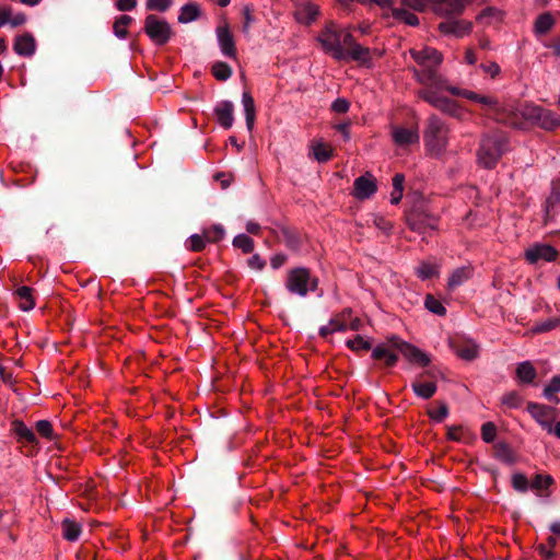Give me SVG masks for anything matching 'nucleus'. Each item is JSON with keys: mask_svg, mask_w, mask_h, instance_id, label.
<instances>
[{"mask_svg": "<svg viewBox=\"0 0 560 560\" xmlns=\"http://www.w3.org/2000/svg\"><path fill=\"white\" fill-rule=\"evenodd\" d=\"M410 56L420 68L410 67L413 78L422 85L442 88L444 79L438 73L442 63V54L433 47L410 49Z\"/></svg>", "mask_w": 560, "mask_h": 560, "instance_id": "nucleus-1", "label": "nucleus"}, {"mask_svg": "<svg viewBox=\"0 0 560 560\" xmlns=\"http://www.w3.org/2000/svg\"><path fill=\"white\" fill-rule=\"evenodd\" d=\"M506 147L508 140L503 132L492 131L483 135L477 151L478 163L486 168L494 167Z\"/></svg>", "mask_w": 560, "mask_h": 560, "instance_id": "nucleus-2", "label": "nucleus"}, {"mask_svg": "<svg viewBox=\"0 0 560 560\" xmlns=\"http://www.w3.org/2000/svg\"><path fill=\"white\" fill-rule=\"evenodd\" d=\"M448 126L436 115L428 117L423 131L427 150L433 156L442 155L448 144Z\"/></svg>", "mask_w": 560, "mask_h": 560, "instance_id": "nucleus-3", "label": "nucleus"}, {"mask_svg": "<svg viewBox=\"0 0 560 560\" xmlns=\"http://www.w3.org/2000/svg\"><path fill=\"white\" fill-rule=\"evenodd\" d=\"M351 34L334 22H329L318 34L317 40L326 54L338 61L346 60L345 36Z\"/></svg>", "mask_w": 560, "mask_h": 560, "instance_id": "nucleus-4", "label": "nucleus"}, {"mask_svg": "<svg viewBox=\"0 0 560 560\" xmlns=\"http://www.w3.org/2000/svg\"><path fill=\"white\" fill-rule=\"evenodd\" d=\"M318 285V279L311 276L307 268L299 267L288 272L285 288L291 294L304 298L308 291H315Z\"/></svg>", "mask_w": 560, "mask_h": 560, "instance_id": "nucleus-5", "label": "nucleus"}, {"mask_svg": "<svg viewBox=\"0 0 560 560\" xmlns=\"http://www.w3.org/2000/svg\"><path fill=\"white\" fill-rule=\"evenodd\" d=\"M524 116L547 131H552L560 127V116L540 106H528L524 112Z\"/></svg>", "mask_w": 560, "mask_h": 560, "instance_id": "nucleus-6", "label": "nucleus"}, {"mask_svg": "<svg viewBox=\"0 0 560 560\" xmlns=\"http://www.w3.org/2000/svg\"><path fill=\"white\" fill-rule=\"evenodd\" d=\"M144 31L156 45L166 44L173 34L170 24L153 14L145 18Z\"/></svg>", "mask_w": 560, "mask_h": 560, "instance_id": "nucleus-7", "label": "nucleus"}, {"mask_svg": "<svg viewBox=\"0 0 560 560\" xmlns=\"http://www.w3.org/2000/svg\"><path fill=\"white\" fill-rule=\"evenodd\" d=\"M389 341L408 362L419 364L421 366L429 365L431 361L430 357L418 347L401 340L397 336H392Z\"/></svg>", "mask_w": 560, "mask_h": 560, "instance_id": "nucleus-8", "label": "nucleus"}, {"mask_svg": "<svg viewBox=\"0 0 560 560\" xmlns=\"http://www.w3.org/2000/svg\"><path fill=\"white\" fill-rule=\"evenodd\" d=\"M527 411L544 430L551 433V424L557 418V409L555 407L537 402H528Z\"/></svg>", "mask_w": 560, "mask_h": 560, "instance_id": "nucleus-9", "label": "nucleus"}, {"mask_svg": "<svg viewBox=\"0 0 560 560\" xmlns=\"http://www.w3.org/2000/svg\"><path fill=\"white\" fill-rule=\"evenodd\" d=\"M407 224L412 231L424 233L427 230H435L438 228V218L417 209L407 215Z\"/></svg>", "mask_w": 560, "mask_h": 560, "instance_id": "nucleus-10", "label": "nucleus"}, {"mask_svg": "<svg viewBox=\"0 0 560 560\" xmlns=\"http://www.w3.org/2000/svg\"><path fill=\"white\" fill-rule=\"evenodd\" d=\"M524 257L530 265H535L538 261L550 262L557 259L558 250L548 244H535L525 250Z\"/></svg>", "mask_w": 560, "mask_h": 560, "instance_id": "nucleus-11", "label": "nucleus"}, {"mask_svg": "<svg viewBox=\"0 0 560 560\" xmlns=\"http://www.w3.org/2000/svg\"><path fill=\"white\" fill-rule=\"evenodd\" d=\"M346 46V60H353L360 63H369L371 61L370 49L358 44L352 34H346L345 36Z\"/></svg>", "mask_w": 560, "mask_h": 560, "instance_id": "nucleus-12", "label": "nucleus"}, {"mask_svg": "<svg viewBox=\"0 0 560 560\" xmlns=\"http://www.w3.org/2000/svg\"><path fill=\"white\" fill-rule=\"evenodd\" d=\"M215 35L222 55L228 58L236 59L237 52L235 42L229 26L226 24L219 25L215 28Z\"/></svg>", "mask_w": 560, "mask_h": 560, "instance_id": "nucleus-13", "label": "nucleus"}, {"mask_svg": "<svg viewBox=\"0 0 560 560\" xmlns=\"http://www.w3.org/2000/svg\"><path fill=\"white\" fill-rule=\"evenodd\" d=\"M376 189V182L372 174L370 173H365L364 175L354 179L353 196L357 199H369L371 196L375 194Z\"/></svg>", "mask_w": 560, "mask_h": 560, "instance_id": "nucleus-14", "label": "nucleus"}, {"mask_svg": "<svg viewBox=\"0 0 560 560\" xmlns=\"http://www.w3.org/2000/svg\"><path fill=\"white\" fill-rule=\"evenodd\" d=\"M476 103L481 104L487 108L488 115L493 117L497 121L505 122L508 108L499 102L498 98L488 95H478Z\"/></svg>", "mask_w": 560, "mask_h": 560, "instance_id": "nucleus-15", "label": "nucleus"}, {"mask_svg": "<svg viewBox=\"0 0 560 560\" xmlns=\"http://www.w3.org/2000/svg\"><path fill=\"white\" fill-rule=\"evenodd\" d=\"M439 30L444 35L463 37L472 31V23L465 20H447L439 24Z\"/></svg>", "mask_w": 560, "mask_h": 560, "instance_id": "nucleus-16", "label": "nucleus"}, {"mask_svg": "<svg viewBox=\"0 0 560 560\" xmlns=\"http://www.w3.org/2000/svg\"><path fill=\"white\" fill-rule=\"evenodd\" d=\"M392 137L395 144L399 147H407L419 142L418 129L405 128V127H392Z\"/></svg>", "mask_w": 560, "mask_h": 560, "instance_id": "nucleus-17", "label": "nucleus"}, {"mask_svg": "<svg viewBox=\"0 0 560 560\" xmlns=\"http://www.w3.org/2000/svg\"><path fill=\"white\" fill-rule=\"evenodd\" d=\"M13 50L21 57H32L36 50V40L31 33L19 35L14 39Z\"/></svg>", "mask_w": 560, "mask_h": 560, "instance_id": "nucleus-18", "label": "nucleus"}, {"mask_svg": "<svg viewBox=\"0 0 560 560\" xmlns=\"http://www.w3.org/2000/svg\"><path fill=\"white\" fill-rule=\"evenodd\" d=\"M234 106L230 101H222L214 107V115L219 125L224 129H230L234 122Z\"/></svg>", "mask_w": 560, "mask_h": 560, "instance_id": "nucleus-19", "label": "nucleus"}, {"mask_svg": "<svg viewBox=\"0 0 560 560\" xmlns=\"http://www.w3.org/2000/svg\"><path fill=\"white\" fill-rule=\"evenodd\" d=\"M452 349L463 360L472 361L479 355V346L472 340L452 342Z\"/></svg>", "mask_w": 560, "mask_h": 560, "instance_id": "nucleus-20", "label": "nucleus"}, {"mask_svg": "<svg viewBox=\"0 0 560 560\" xmlns=\"http://www.w3.org/2000/svg\"><path fill=\"white\" fill-rule=\"evenodd\" d=\"M393 349L396 348L388 339L386 343L378 345L373 349L372 358L374 360H385L386 366H394L398 361V357Z\"/></svg>", "mask_w": 560, "mask_h": 560, "instance_id": "nucleus-21", "label": "nucleus"}, {"mask_svg": "<svg viewBox=\"0 0 560 560\" xmlns=\"http://www.w3.org/2000/svg\"><path fill=\"white\" fill-rule=\"evenodd\" d=\"M466 8L465 0H447L444 4L436 5L434 11L442 16L460 15Z\"/></svg>", "mask_w": 560, "mask_h": 560, "instance_id": "nucleus-22", "label": "nucleus"}, {"mask_svg": "<svg viewBox=\"0 0 560 560\" xmlns=\"http://www.w3.org/2000/svg\"><path fill=\"white\" fill-rule=\"evenodd\" d=\"M434 107L457 119H462L464 117L463 108L452 98L442 96L438 100Z\"/></svg>", "mask_w": 560, "mask_h": 560, "instance_id": "nucleus-23", "label": "nucleus"}, {"mask_svg": "<svg viewBox=\"0 0 560 560\" xmlns=\"http://www.w3.org/2000/svg\"><path fill=\"white\" fill-rule=\"evenodd\" d=\"M558 210H560V180H553L551 192L546 200V214L553 215Z\"/></svg>", "mask_w": 560, "mask_h": 560, "instance_id": "nucleus-24", "label": "nucleus"}, {"mask_svg": "<svg viewBox=\"0 0 560 560\" xmlns=\"http://www.w3.org/2000/svg\"><path fill=\"white\" fill-rule=\"evenodd\" d=\"M81 533H82V527L75 521L70 520V518H65L61 522V534L66 540L75 541L79 539Z\"/></svg>", "mask_w": 560, "mask_h": 560, "instance_id": "nucleus-25", "label": "nucleus"}, {"mask_svg": "<svg viewBox=\"0 0 560 560\" xmlns=\"http://www.w3.org/2000/svg\"><path fill=\"white\" fill-rule=\"evenodd\" d=\"M242 104H243V107H244L245 120H246L247 129L249 131H252V129L254 127V122H255L256 110H255L254 98L250 95V93H248V92H244L243 93V95H242Z\"/></svg>", "mask_w": 560, "mask_h": 560, "instance_id": "nucleus-26", "label": "nucleus"}, {"mask_svg": "<svg viewBox=\"0 0 560 560\" xmlns=\"http://www.w3.org/2000/svg\"><path fill=\"white\" fill-rule=\"evenodd\" d=\"M12 431L21 442H26L31 444L36 442V436L33 430L26 427L24 422L20 420H14L12 422Z\"/></svg>", "mask_w": 560, "mask_h": 560, "instance_id": "nucleus-27", "label": "nucleus"}, {"mask_svg": "<svg viewBox=\"0 0 560 560\" xmlns=\"http://www.w3.org/2000/svg\"><path fill=\"white\" fill-rule=\"evenodd\" d=\"M16 295L20 299V308L24 312H28L35 307V300L33 298V289L26 285H22L16 289Z\"/></svg>", "mask_w": 560, "mask_h": 560, "instance_id": "nucleus-28", "label": "nucleus"}, {"mask_svg": "<svg viewBox=\"0 0 560 560\" xmlns=\"http://www.w3.org/2000/svg\"><path fill=\"white\" fill-rule=\"evenodd\" d=\"M411 388L413 393L422 398V399H430L435 393H436V384L434 382H413L411 384Z\"/></svg>", "mask_w": 560, "mask_h": 560, "instance_id": "nucleus-29", "label": "nucleus"}, {"mask_svg": "<svg viewBox=\"0 0 560 560\" xmlns=\"http://www.w3.org/2000/svg\"><path fill=\"white\" fill-rule=\"evenodd\" d=\"M516 375L522 383L529 384L536 377V369L529 361H524L517 365Z\"/></svg>", "mask_w": 560, "mask_h": 560, "instance_id": "nucleus-30", "label": "nucleus"}, {"mask_svg": "<svg viewBox=\"0 0 560 560\" xmlns=\"http://www.w3.org/2000/svg\"><path fill=\"white\" fill-rule=\"evenodd\" d=\"M318 13L317 5L307 3L296 11V19L301 23L310 24L317 18Z\"/></svg>", "mask_w": 560, "mask_h": 560, "instance_id": "nucleus-31", "label": "nucleus"}, {"mask_svg": "<svg viewBox=\"0 0 560 560\" xmlns=\"http://www.w3.org/2000/svg\"><path fill=\"white\" fill-rule=\"evenodd\" d=\"M553 25L555 19L549 12H546L537 16L534 24V31L538 35H544L548 33Z\"/></svg>", "mask_w": 560, "mask_h": 560, "instance_id": "nucleus-32", "label": "nucleus"}, {"mask_svg": "<svg viewBox=\"0 0 560 560\" xmlns=\"http://www.w3.org/2000/svg\"><path fill=\"white\" fill-rule=\"evenodd\" d=\"M284 244L291 250L298 252L302 245V237L294 231L288 228L281 230Z\"/></svg>", "mask_w": 560, "mask_h": 560, "instance_id": "nucleus-33", "label": "nucleus"}, {"mask_svg": "<svg viewBox=\"0 0 560 560\" xmlns=\"http://www.w3.org/2000/svg\"><path fill=\"white\" fill-rule=\"evenodd\" d=\"M415 273L421 280L431 279L439 273V266L429 261H421L415 269Z\"/></svg>", "mask_w": 560, "mask_h": 560, "instance_id": "nucleus-34", "label": "nucleus"}, {"mask_svg": "<svg viewBox=\"0 0 560 560\" xmlns=\"http://www.w3.org/2000/svg\"><path fill=\"white\" fill-rule=\"evenodd\" d=\"M200 15V10L196 3H187L182 7L180 14L178 15L179 23H189L197 20Z\"/></svg>", "mask_w": 560, "mask_h": 560, "instance_id": "nucleus-35", "label": "nucleus"}, {"mask_svg": "<svg viewBox=\"0 0 560 560\" xmlns=\"http://www.w3.org/2000/svg\"><path fill=\"white\" fill-rule=\"evenodd\" d=\"M559 392H560V375H556L545 386L542 395L546 399L558 404L559 398L556 397V394H558Z\"/></svg>", "mask_w": 560, "mask_h": 560, "instance_id": "nucleus-36", "label": "nucleus"}, {"mask_svg": "<svg viewBox=\"0 0 560 560\" xmlns=\"http://www.w3.org/2000/svg\"><path fill=\"white\" fill-rule=\"evenodd\" d=\"M495 450V457L505 463V464H513L515 462V455L511 447L503 442H500L494 445Z\"/></svg>", "mask_w": 560, "mask_h": 560, "instance_id": "nucleus-37", "label": "nucleus"}, {"mask_svg": "<svg viewBox=\"0 0 560 560\" xmlns=\"http://www.w3.org/2000/svg\"><path fill=\"white\" fill-rule=\"evenodd\" d=\"M470 278V269L466 267L457 268L453 271L448 279V288L453 289L460 284H463L465 281H467Z\"/></svg>", "mask_w": 560, "mask_h": 560, "instance_id": "nucleus-38", "label": "nucleus"}, {"mask_svg": "<svg viewBox=\"0 0 560 560\" xmlns=\"http://www.w3.org/2000/svg\"><path fill=\"white\" fill-rule=\"evenodd\" d=\"M212 74L219 81H226L232 75V68L223 61H217L212 66Z\"/></svg>", "mask_w": 560, "mask_h": 560, "instance_id": "nucleus-39", "label": "nucleus"}, {"mask_svg": "<svg viewBox=\"0 0 560 560\" xmlns=\"http://www.w3.org/2000/svg\"><path fill=\"white\" fill-rule=\"evenodd\" d=\"M132 22V18L129 15H121L114 23V34L118 38H126L128 31L127 26Z\"/></svg>", "mask_w": 560, "mask_h": 560, "instance_id": "nucleus-40", "label": "nucleus"}, {"mask_svg": "<svg viewBox=\"0 0 560 560\" xmlns=\"http://www.w3.org/2000/svg\"><path fill=\"white\" fill-rule=\"evenodd\" d=\"M233 245L245 254L254 250V241L246 234H238L233 240Z\"/></svg>", "mask_w": 560, "mask_h": 560, "instance_id": "nucleus-41", "label": "nucleus"}, {"mask_svg": "<svg viewBox=\"0 0 560 560\" xmlns=\"http://www.w3.org/2000/svg\"><path fill=\"white\" fill-rule=\"evenodd\" d=\"M559 325H560V318L551 317L544 322L536 323L533 326L532 331L535 334H541V332L550 331V330L555 329L556 327H558Z\"/></svg>", "mask_w": 560, "mask_h": 560, "instance_id": "nucleus-42", "label": "nucleus"}, {"mask_svg": "<svg viewBox=\"0 0 560 560\" xmlns=\"http://www.w3.org/2000/svg\"><path fill=\"white\" fill-rule=\"evenodd\" d=\"M393 16L395 19L402 20L406 24L410 26H417L419 24V18L405 9H394Z\"/></svg>", "mask_w": 560, "mask_h": 560, "instance_id": "nucleus-43", "label": "nucleus"}, {"mask_svg": "<svg viewBox=\"0 0 560 560\" xmlns=\"http://www.w3.org/2000/svg\"><path fill=\"white\" fill-rule=\"evenodd\" d=\"M203 233H205V237L208 242L218 243L224 237L225 230L222 225L214 224L213 226L205 230Z\"/></svg>", "mask_w": 560, "mask_h": 560, "instance_id": "nucleus-44", "label": "nucleus"}, {"mask_svg": "<svg viewBox=\"0 0 560 560\" xmlns=\"http://www.w3.org/2000/svg\"><path fill=\"white\" fill-rule=\"evenodd\" d=\"M425 307L433 314L443 316L446 314V308L443 306V304L436 300L433 295H427L424 301Z\"/></svg>", "mask_w": 560, "mask_h": 560, "instance_id": "nucleus-45", "label": "nucleus"}, {"mask_svg": "<svg viewBox=\"0 0 560 560\" xmlns=\"http://www.w3.org/2000/svg\"><path fill=\"white\" fill-rule=\"evenodd\" d=\"M553 479L550 475L537 474L530 483L533 490H545L552 485Z\"/></svg>", "mask_w": 560, "mask_h": 560, "instance_id": "nucleus-46", "label": "nucleus"}, {"mask_svg": "<svg viewBox=\"0 0 560 560\" xmlns=\"http://www.w3.org/2000/svg\"><path fill=\"white\" fill-rule=\"evenodd\" d=\"M436 90L438 89H435V86H427V89L419 91L418 94L423 101H425L427 103L434 107L435 104L438 103V100L442 97L441 95L438 94Z\"/></svg>", "mask_w": 560, "mask_h": 560, "instance_id": "nucleus-47", "label": "nucleus"}, {"mask_svg": "<svg viewBox=\"0 0 560 560\" xmlns=\"http://www.w3.org/2000/svg\"><path fill=\"white\" fill-rule=\"evenodd\" d=\"M313 150L315 159L320 163L327 162L331 158V149L322 142L314 145Z\"/></svg>", "mask_w": 560, "mask_h": 560, "instance_id": "nucleus-48", "label": "nucleus"}, {"mask_svg": "<svg viewBox=\"0 0 560 560\" xmlns=\"http://www.w3.org/2000/svg\"><path fill=\"white\" fill-rule=\"evenodd\" d=\"M501 402L509 408H518L523 402V398L517 392H510L502 396Z\"/></svg>", "mask_w": 560, "mask_h": 560, "instance_id": "nucleus-49", "label": "nucleus"}, {"mask_svg": "<svg viewBox=\"0 0 560 560\" xmlns=\"http://www.w3.org/2000/svg\"><path fill=\"white\" fill-rule=\"evenodd\" d=\"M347 347L353 351L370 350L371 343L365 340L362 336L358 335L353 339L347 341Z\"/></svg>", "mask_w": 560, "mask_h": 560, "instance_id": "nucleus-50", "label": "nucleus"}, {"mask_svg": "<svg viewBox=\"0 0 560 560\" xmlns=\"http://www.w3.org/2000/svg\"><path fill=\"white\" fill-rule=\"evenodd\" d=\"M497 436V427L493 422H486L481 427V438L486 443H491Z\"/></svg>", "mask_w": 560, "mask_h": 560, "instance_id": "nucleus-51", "label": "nucleus"}, {"mask_svg": "<svg viewBox=\"0 0 560 560\" xmlns=\"http://www.w3.org/2000/svg\"><path fill=\"white\" fill-rule=\"evenodd\" d=\"M208 241L205 237V233L202 235L200 234H192L189 237V245L188 248L192 252H201L206 247V243Z\"/></svg>", "mask_w": 560, "mask_h": 560, "instance_id": "nucleus-52", "label": "nucleus"}, {"mask_svg": "<svg viewBox=\"0 0 560 560\" xmlns=\"http://www.w3.org/2000/svg\"><path fill=\"white\" fill-rule=\"evenodd\" d=\"M512 486L516 491L526 492L528 490L529 482L525 475L517 472L512 476Z\"/></svg>", "mask_w": 560, "mask_h": 560, "instance_id": "nucleus-53", "label": "nucleus"}, {"mask_svg": "<svg viewBox=\"0 0 560 560\" xmlns=\"http://www.w3.org/2000/svg\"><path fill=\"white\" fill-rule=\"evenodd\" d=\"M429 416L436 422H442L448 416V407L442 402L436 410H430Z\"/></svg>", "mask_w": 560, "mask_h": 560, "instance_id": "nucleus-54", "label": "nucleus"}, {"mask_svg": "<svg viewBox=\"0 0 560 560\" xmlns=\"http://www.w3.org/2000/svg\"><path fill=\"white\" fill-rule=\"evenodd\" d=\"M172 5V0H148L147 9L165 12Z\"/></svg>", "mask_w": 560, "mask_h": 560, "instance_id": "nucleus-55", "label": "nucleus"}, {"mask_svg": "<svg viewBox=\"0 0 560 560\" xmlns=\"http://www.w3.org/2000/svg\"><path fill=\"white\" fill-rule=\"evenodd\" d=\"M36 431L43 438L50 439L52 436V425L48 420H39L36 422Z\"/></svg>", "mask_w": 560, "mask_h": 560, "instance_id": "nucleus-56", "label": "nucleus"}, {"mask_svg": "<svg viewBox=\"0 0 560 560\" xmlns=\"http://www.w3.org/2000/svg\"><path fill=\"white\" fill-rule=\"evenodd\" d=\"M480 68L483 70L485 73L489 74L491 78H495L501 72L500 66L494 61H491L489 63H481Z\"/></svg>", "mask_w": 560, "mask_h": 560, "instance_id": "nucleus-57", "label": "nucleus"}, {"mask_svg": "<svg viewBox=\"0 0 560 560\" xmlns=\"http://www.w3.org/2000/svg\"><path fill=\"white\" fill-rule=\"evenodd\" d=\"M330 326L332 327V330L336 331H346L348 329V324L345 322V318L340 317L339 315L335 316L329 320Z\"/></svg>", "mask_w": 560, "mask_h": 560, "instance_id": "nucleus-58", "label": "nucleus"}, {"mask_svg": "<svg viewBox=\"0 0 560 560\" xmlns=\"http://www.w3.org/2000/svg\"><path fill=\"white\" fill-rule=\"evenodd\" d=\"M26 21L27 18L23 12H19L16 14L11 13L8 24H10L11 27H18L24 25Z\"/></svg>", "mask_w": 560, "mask_h": 560, "instance_id": "nucleus-59", "label": "nucleus"}, {"mask_svg": "<svg viewBox=\"0 0 560 560\" xmlns=\"http://www.w3.org/2000/svg\"><path fill=\"white\" fill-rule=\"evenodd\" d=\"M349 102L345 98H337L331 104V109L336 113L343 114L349 110Z\"/></svg>", "mask_w": 560, "mask_h": 560, "instance_id": "nucleus-60", "label": "nucleus"}, {"mask_svg": "<svg viewBox=\"0 0 560 560\" xmlns=\"http://www.w3.org/2000/svg\"><path fill=\"white\" fill-rule=\"evenodd\" d=\"M249 268L254 269V270H262L264 267L266 266V261L258 255V254H255L253 255L248 261H247Z\"/></svg>", "mask_w": 560, "mask_h": 560, "instance_id": "nucleus-61", "label": "nucleus"}, {"mask_svg": "<svg viewBox=\"0 0 560 560\" xmlns=\"http://www.w3.org/2000/svg\"><path fill=\"white\" fill-rule=\"evenodd\" d=\"M404 4L417 11H423L428 5V0H401Z\"/></svg>", "mask_w": 560, "mask_h": 560, "instance_id": "nucleus-62", "label": "nucleus"}, {"mask_svg": "<svg viewBox=\"0 0 560 560\" xmlns=\"http://www.w3.org/2000/svg\"><path fill=\"white\" fill-rule=\"evenodd\" d=\"M137 5V0H116V7L119 11H130Z\"/></svg>", "mask_w": 560, "mask_h": 560, "instance_id": "nucleus-63", "label": "nucleus"}, {"mask_svg": "<svg viewBox=\"0 0 560 560\" xmlns=\"http://www.w3.org/2000/svg\"><path fill=\"white\" fill-rule=\"evenodd\" d=\"M11 13L12 8L10 5H0V27L8 24Z\"/></svg>", "mask_w": 560, "mask_h": 560, "instance_id": "nucleus-64", "label": "nucleus"}]
</instances>
